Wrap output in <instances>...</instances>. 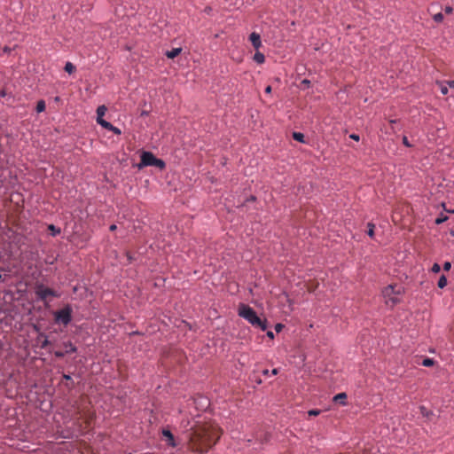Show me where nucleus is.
<instances>
[{
    "mask_svg": "<svg viewBox=\"0 0 454 454\" xmlns=\"http://www.w3.org/2000/svg\"><path fill=\"white\" fill-rule=\"evenodd\" d=\"M72 308L67 305L62 309H59L54 313V318L56 323L67 325L72 321Z\"/></svg>",
    "mask_w": 454,
    "mask_h": 454,
    "instance_id": "4",
    "label": "nucleus"
},
{
    "mask_svg": "<svg viewBox=\"0 0 454 454\" xmlns=\"http://www.w3.org/2000/svg\"><path fill=\"white\" fill-rule=\"evenodd\" d=\"M267 336L270 339L274 338V333L271 331L267 332Z\"/></svg>",
    "mask_w": 454,
    "mask_h": 454,
    "instance_id": "36",
    "label": "nucleus"
},
{
    "mask_svg": "<svg viewBox=\"0 0 454 454\" xmlns=\"http://www.w3.org/2000/svg\"><path fill=\"white\" fill-rule=\"evenodd\" d=\"M45 110V102L43 100H39L36 105V112L42 113Z\"/></svg>",
    "mask_w": 454,
    "mask_h": 454,
    "instance_id": "16",
    "label": "nucleus"
},
{
    "mask_svg": "<svg viewBox=\"0 0 454 454\" xmlns=\"http://www.w3.org/2000/svg\"><path fill=\"white\" fill-rule=\"evenodd\" d=\"M98 124H99L100 126H102L103 128H105L106 129H108V130H109V129H111V127L113 126V124H112V123H110L109 121H106V120H101V121L98 122Z\"/></svg>",
    "mask_w": 454,
    "mask_h": 454,
    "instance_id": "20",
    "label": "nucleus"
},
{
    "mask_svg": "<svg viewBox=\"0 0 454 454\" xmlns=\"http://www.w3.org/2000/svg\"><path fill=\"white\" fill-rule=\"evenodd\" d=\"M2 279V275L0 274V280Z\"/></svg>",
    "mask_w": 454,
    "mask_h": 454,
    "instance_id": "44",
    "label": "nucleus"
},
{
    "mask_svg": "<svg viewBox=\"0 0 454 454\" xmlns=\"http://www.w3.org/2000/svg\"><path fill=\"white\" fill-rule=\"evenodd\" d=\"M64 347L66 348L65 353H74L77 350L76 347L71 341L65 342Z\"/></svg>",
    "mask_w": 454,
    "mask_h": 454,
    "instance_id": "10",
    "label": "nucleus"
},
{
    "mask_svg": "<svg viewBox=\"0 0 454 454\" xmlns=\"http://www.w3.org/2000/svg\"><path fill=\"white\" fill-rule=\"evenodd\" d=\"M254 60L258 64H262L265 61V57L262 52L256 51L254 55Z\"/></svg>",
    "mask_w": 454,
    "mask_h": 454,
    "instance_id": "11",
    "label": "nucleus"
},
{
    "mask_svg": "<svg viewBox=\"0 0 454 454\" xmlns=\"http://www.w3.org/2000/svg\"><path fill=\"white\" fill-rule=\"evenodd\" d=\"M390 122H391L392 124H395V123L396 122V121H395V120H391V121H390Z\"/></svg>",
    "mask_w": 454,
    "mask_h": 454,
    "instance_id": "43",
    "label": "nucleus"
},
{
    "mask_svg": "<svg viewBox=\"0 0 454 454\" xmlns=\"http://www.w3.org/2000/svg\"><path fill=\"white\" fill-rule=\"evenodd\" d=\"M403 144L405 146H407V147H411V145L410 144V142H409V140H408V138H407V137H406V136H403Z\"/></svg>",
    "mask_w": 454,
    "mask_h": 454,
    "instance_id": "27",
    "label": "nucleus"
},
{
    "mask_svg": "<svg viewBox=\"0 0 454 454\" xmlns=\"http://www.w3.org/2000/svg\"><path fill=\"white\" fill-rule=\"evenodd\" d=\"M238 315L247 320L253 326L258 327L262 331H265L267 329V321L266 319L260 318L254 309L250 306L240 303L238 309Z\"/></svg>",
    "mask_w": 454,
    "mask_h": 454,
    "instance_id": "1",
    "label": "nucleus"
},
{
    "mask_svg": "<svg viewBox=\"0 0 454 454\" xmlns=\"http://www.w3.org/2000/svg\"><path fill=\"white\" fill-rule=\"evenodd\" d=\"M367 227H368V230H367L368 236L371 238H373L375 225L372 223H369Z\"/></svg>",
    "mask_w": 454,
    "mask_h": 454,
    "instance_id": "17",
    "label": "nucleus"
},
{
    "mask_svg": "<svg viewBox=\"0 0 454 454\" xmlns=\"http://www.w3.org/2000/svg\"><path fill=\"white\" fill-rule=\"evenodd\" d=\"M181 51H182V48H173L172 50L168 51L166 52V56L168 59H174V58L177 57Z\"/></svg>",
    "mask_w": 454,
    "mask_h": 454,
    "instance_id": "8",
    "label": "nucleus"
},
{
    "mask_svg": "<svg viewBox=\"0 0 454 454\" xmlns=\"http://www.w3.org/2000/svg\"><path fill=\"white\" fill-rule=\"evenodd\" d=\"M301 84H304L306 86H309L310 84V81L307 80V79H304L302 82H301Z\"/></svg>",
    "mask_w": 454,
    "mask_h": 454,
    "instance_id": "35",
    "label": "nucleus"
},
{
    "mask_svg": "<svg viewBox=\"0 0 454 454\" xmlns=\"http://www.w3.org/2000/svg\"><path fill=\"white\" fill-rule=\"evenodd\" d=\"M346 398H347V395L345 393H340L333 397V401L340 402L342 404H345L344 401L346 400Z\"/></svg>",
    "mask_w": 454,
    "mask_h": 454,
    "instance_id": "12",
    "label": "nucleus"
},
{
    "mask_svg": "<svg viewBox=\"0 0 454 454\" xmlns=\"http://www.w3.org/2000/svg\"><path fill=\"white\" fill-rule=\"evenodd\" d=\"M265 92L266 93H270L271 92V87L270 86H267L266 89H265Z\"/></svg>",
    "mask_w": 454,
    "mask_h": 454,
    "instance_id": "37",
    "label": "nucleus"
},
{
    "mask_svg": "<svg viewBox=\"0 0 454 454\" xmlns=\"http://www.w3.org/2000/svg\"><path fill=\"white\" fill-rule=\"evenodd\" d=\"M249 40L254 49L258 50L262 46L261 36L259 34L253 32L249 35Z\"/></svg>",
    "mask_w": 454,
    "mask_h": 454,
    "instance_id": "6",
    "label": "nucleus"
},
{
    "mask_svg": "<svg viewBox=\"0 0 454 454\" xmlns=\"http://www.w3.org/2000/svg\"><path fill=\"white\" fill-rule=\"evenodd\" d=\"M444 12H445L446 14H450L453 12V8L451 6H446L444 8Z\"/></svg>",
    "mask_w": 454,
    "mask_h": 454,
    "instance_id": "30",
    "label": "nucleus"
},
{
    "mask_svg": "<svg viewBox=\"0 0 454 454\" xmlns=\"http://www.w3.org/2000/svg\"><path fill=\"white\" fill-rule=\"evenodd\" d=\"M321 413V411L320 410H317V409H314V410H309L308 411V414L309 416H317Z\"/></svg>",
    "mask_w": 454,
    "mask_h": 454,
    "instance_id": "22",
    "label": "nucleus"
},
{
    "mask_svg": "<svg viewBox=\"0 0 454 454\" xmlns=\"http://www.w3.org/2000/svg\"><path fill=\"white\" fill-rule=\"evenodd\" d=\"M382 295L387 305L394 306L401 301L402 288L396 289V286L389 285L383 289Z\"/></svg>",
    "mask_w": 454,
    "mask_h": 454,
    "instance_id": "2",
    "label": "nucleus"
},
{
    "mask_svg": "<svg viewBox=\"0 0 454 454\" xmlns=\"http://www.w3.org/2000/svg\"><path fill=\"white\" fill-rule=\"evenodd\" d=\"M349 137H350L351 139L356 140V141H359V139H360L359 136H358V135H356V134H351V135L349 136Z\"/></svg>",
    "mask_w": 454,
    "mask_h": 454,
    "instance_id": "32",
    "label": "nucleus"
},
{
    "mask_svg": "<svg viewBox=\"0 0 454 454\" xmlns=\"http://www.w3.org/2000/svg\"><path fill=\"white\" fill-rule=\"evenodd\" d=\"M66 354H67V353H65V351H59V350H58V351H55V352H54V355H55L57 357H59V358L64 357Z\"/></svg>",
    "mask_w": 454,
    "mask_h": 454,
    "instance_id": "26",
    "label": "nucleus"
},
{
    "mask_svg": "<svg viewBox=\"0 0 454 454\" xmlns=\"http://www.w3.org/2000/svg\"><path fill=\"white\" fill-rule=\"evenodd\" d=\"M283 325L281 324H278L275 326L277 332H279L282 329Z\"/></svg>",
    "mask_w": 454,
    "mask_h": 454,
    "instance_id": "34",
    "label": "nucleus"
},
{
    "mask_svg": "<svg viewBox=\"0 0 454 454\" xmlns=\"http://www.w3.org/2000/svg\"><path fill=\"white\" fill-rule=\"evenodd\" d=\"M271 375H277L278 374V369H273L270 372Z\"/></svg>",
    "mask_w": 454,
    "mask_h": 454,
    "instance_id": "38",
    "label": "nucleus"
},
{
    "mask_svg": "<svg viewBox=\"0 0 454 454\" xmlns=\"http://www.w3.org/2000/svg\"><path fill=\"white\" fill-rule=\"evenodd\" d=\"M434 359L432 358H425L423 361H422V365L425 366V367H430L432 365H434Z\"/></svg>",
    "mask_w": 454,
    "mask_h": 454,
    "instance_id": "18",
    "label": "nucleus"
},
{
    "mask_svg": "<svg viewBox=\"0 0 454 454\" xmlns=\"http://www.w3.org/2000/svg\"><path fill=\"white\" fill-rule=\"evenodd\" d=\"M437 286L439 288H444L447 286V278L442 275L438 280Z\"/></svg>",
    "mask_w": 454,
    "mask_h": 454,
    "instance_id": "13",
    "label": "nucleus"
},
{
    "mask_svg": "<svg viewBox=\"0 0 454 454\" xmlns=\"http://www.w3.org/2000/svg\"><path fill=\"white\" fill-rule=\"evenodd\" d=\"M106 106L102 105V106H99L97 109V122L98 123L101 120H104L103 119V116L106 114Z\"/></svg>",
    "mask_w": 454,
    "mask_h": 454,
    "instance_id": "7",
    "label": "nucleus"
},
{
    "mask_svg": "<svg viewBox=\"0 0 454 454\" xmlns=\"http://www.w3.org/2000/svg\"><path fill=\"white\" fill-rule=\"evenodd\" d=\"M293 137L294 140L298 141V142H301V143H305L304 141V135L301 132H294L293 133Z\"/></svg>",
    "mask_w": 454,
    "mask_h": 454,
    "instance_id": "14",
    "label": "nucleus"
},
{
    "mask_svg": "<svg viewBox=\"0 0 454 454\" xmlns=\"http://www.w3.org/2000/svg\"><path fill=\"white\" fill-rule=\"evenodd\" d=\"M433 20L436 22V23H441L442 22L443 20V15L442 12H438V13H435L433 15Z\"/></svg>",
    "mask_w": 454,
    "mask_h": 454,
    "instance_id": "19",
    "label": "nucleus"
},
{
    "mask_svg": "<svg viewBox=\"0 0 454 454\" xmlns=\"http://www.w3.org/2000/svg\"><path fill=\"white\" fill-rule=\"evenodd\" d=\"M449 85L451 87V88H454V80L453 81H450L449 82Z\"/></svg>",
    "mask_w": 454,
    "mask_h": 454,
    "instance_id": "41",
    "label": "nucleus"
},
{
    "mask_svg": "<svg viewBox=\"0 0 454 454\" xmlns=\"http://www.w3.org/2000/svg\"><path fill=\"white\" fill-rule=\"evenodd\" d=\"M262 374H263V375H269V374H270L269 370H267V369L263 370V371H262Z\"/></svg>",
    "mask_w": 454,
    "mask_h": 454,
    "instance_id": "40",
    "label": "nucleus"
},
{
    "mask_svg": "<svg viewBox=\"0 0 454 454\" xmlns=\"http://www.w3.org/2000/svg\"><path fill=\"white\" fill-rule=\"evenodd\" d=\"M116 228H117V227H116V225H115V224H112V225L109 227L110 231H114V230H116Z\"/></svg>",
    "mask_w": 454,
    "mask_h": 454,
    "instance_id": "39",
    "label": "nucleus"
},
{
    "mask_svg": "<svg viewBox=\"0 0 454 454\" xmlns=\"http://www.w3.org/2000/svg\"><path fill=\"white\" fill-rule=\"evenodd\" d=\"M447 219H448L447 215L441 214V215L435 219L434 223L436 224H441V223H444Z\"/></svg>",
    "mask_w": 454,
    "mask_h": 454,
    "instance_id": "21",
    "label": "nucleus"
},
{
    "mask_svg": "<svg viewBox=\"0 0 454 454\" xmlns=\"http://www.w3.org/2000/svg\"><path fill=\"white\" fill-rule=\"evenodd\" d=\"M450 268H451V263L450 262H445L443 263V270H444L448 271V270H450Z\"/></svg>",
    "mask_w": 454,
    "mask_h": 454,
    "instance_id": "28",
    "label": "nucleus"
},
{
    "mask_svg": "<svg viewBox=\"0 0 454 454\" xmlns=\"http://www.w3.org/2000/svg\"><path fill=\"white\" fill-rule=\"evenodd\" d=\"M147 166H154L160 169H163L166 164L162 160L156 158L153 153L143 152L141 154V160L137 164V168L141 169Z\"/></svg>",
    "mask_w": 454,
    "mask_h": 454,
    "instance_id": "3",
    "label": "nucleus"
},
{
    "mask_svg": "<svg viewBox=\"0 0 454 454\" xmlns=\"http://www.w3.org/2000/svg\"><path fill=\"white\" fill-rule=\"evenodd\" d=\"M431 270L434 273H438L441 270V267H440V265L438 263L435 262V263L433 264Z\"/></svg>",
    "mask_w": 454,
    "mask_h": 454,
    "instance_id": "24",
    "label": "nucleus"
},
{
    "mask_svg": "<svg viewBox=\"0 0 454 454\" xmlns=\"http://www.w3.org/2000/svg\"><path fill=\"white\" fill-rule=\"evenodd\" d=\"M36 297L41 301H46L49 296L59 297L60 294L56 291L46 287L43 284L37 285L35 290Z\"/></svg>",
    "mask_w": 454,
    "mask_h": 454,
    "instance_id": "5",
    "label": "nucleus"
},
{
    "mask_svg": "<svg viewBox=\"0 0 454 454\" xmlns=\"http://www.w3.org/2000/svg\"><path fill=\"white\" fill-rule=\"evenodd\" d=\"M49 344H50V341H49V340L47 339V337L45 336L44 340H43V341L42 342V344H41V348H46Z\"/></svg>",
    "mask_w": 454,
    "mask_h": 454,
    "instance_id": "29",
    "label": "nucleus"
},
{
    "mask_svg": "<svg viewBox=\"0 0 454 454\" xmlns=\"http://www.w3.org/2000/svg\"><path fill=\"white\" fill-rule=\"evenodd\" d=\"M49 229L52 231L53 235H57L60 232V230L57 229L53 224L49 225Z\"/></svg>",
    "mask_w": 454,
    "mask_h": 454,
    "instance_id": "23",
    "label": "nucleus"
},
{
    "mask_svg": "<svg viewBox=\"0 0 454 454\" xmlns=\"http://www.w3.org/2000/svg\"><path fill=\"white\" fill-rule=\"evenodd\" d=\"M162 434L165 437H167L169 445H171L173 447L176 446L174 436L169 430H163Z\"/></svg>",
    "mask_w": 454,
    "mask_h": 454,
    "instance_id": "9",
    "label": "nucleus"
},
{
    "mask_svg": "<svg viewBox=\"0 0 454 454\" xmlns=\"http://www.w3.org/2000/svg\"><path fill=\"white\" fill-rule=\"evenodd\" d=\"M441 92L442 94L446 95L448 93V88L446 86H442Z\"/></svg>",
    "mask_w": 454,
    "mask_h": 454,
    "instance_id": "31",
    "label": "nucleus"
},
{
    "mask_svg": "<svg viewBox=\"0 0 454 454\" xmlns=\"http://www.w3.org/2000/svg\"><path fill=\"white\" fill-rule=\"evenodd\" d=\"M65 71L68 74H72L75 70V67L71 62H67L64 67Z\"/></svg>",
    "mask_w": 454,
    "mask_h": 454,
    "instance_id": "15",
    "label": "nucleus"
},
{
    "mask_svg": "<svg viewBox=\"0 0 454 454\" xmlns=\"http://www.w3.org/2000/svg\"><path fill=\"white\" fill-rule=\"evenodd\" d=\"M64 378H65L66 380H71V377H70L69 375H64Z\"/></svg>",
    "mask_w": 454,
    "mask_h": 454,
    "instance_id": "42",
    "label": "nucleus"
},
{
    "mask_svg": "<svg viewBox=\"0 0 454 454\" xmlns=\"http://www.w3.org/2000/svg\"><path fill=\"white\" fill-rule=\"evenodd\" d=\"M109 130L114 132L116 135H121V129L119 128L114 126V125L111 127V129Z\"/></svg>",
    "mask_w": 454,
    "mask_h": 454,
    "instance_id": "25",
    "label": "nucleus"
},
{
    "mask_svg": "<svg viewBox=\"0 0 454 454\" xmlns=\"http://www.w3.org/2000/svg\"><path fill=\"white\" fill-rule=\"evenodd\" d=\"M420 411H421V413H422L423 415H426V416H427V415H428V412L427 411V409H426L424 406H421V407H420Z\"/></svg>",
    "mask_w": 454,
    "mask_h": 454,
    "instance_id": "33",
    "label": "nucleus"
}]
</instances>
